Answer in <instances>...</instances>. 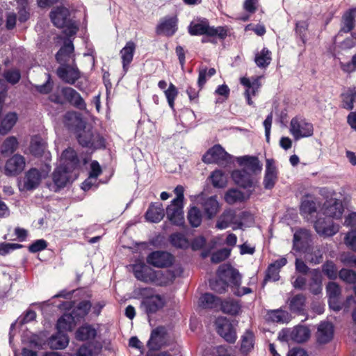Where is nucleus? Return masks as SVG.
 <instances>
[{"mask_svg": "<svg viewBox=\"0 0 356 356\" xmlns=\"http://www.w3.org/2000/svg\"><path fill=\"white\" fill-rule=\"evenodd\" d=\"M65 125L76 131L78 143L83 147L92 150L104 149L106 140L97 130L86 129L85 122L75 112H67L64 116Z\"/></svg>", "mask_w": 356, "mask_h": 356, "instance_id": "f257e3e1", "label": "nucleus"}, {"mask_svg": "<svg viewBox=\"0 0 356 356\" xmlns=\"http://www.w3.org/2000/svg\"><path fill=\"white\" fill-rule=\"evenodd\" d=\"M135 277L145 283L152 282L158 286H166L168 284V276L161 270H154L144 263L136 264L133 266Z\"/></svg>", "mask_w": 356, "mask_h": 356, "instance_id": "f03ea898", "label": "nucleus"}, {"mask_svg": "<svg viewBox=\"0 0 356 356\" xmlns=\"http://www.w3.org/2000/svg\"><path fill=\"white\" fill-rule=\"evenodd\" d=\"M153 292L154 289L150 287L138 289V295L143 298L141 307H144L145 312L148 316L156 314L166 304L163 296L159 294H153Z\"/></svg>", "mask_w": 356, "mask_h": 356, "instance_id": "7ed1b4c3", "label": "nucleus"}, {"mask_svg": "<svg viewBox=\"0 0 356 356\" xmlns=\"http://www.w3.org/2000/svg\"><path fill=\"white\" fill-rule=\"evenodd\" d=\"M188 31L191 35L217 37L220 40H224L227 36V30L225 27L211 26L207 19H203L197 22H191L188 27Z\"/></svg>", "mask_w": 356, "mask_h": 356, "instance_id": "20e7f679", "label": "nucleus"}, {"mask_svg": "<svg viewBox=\"0 0 356 356\" xmlns=\"http://www.w3.org/2000/svg\"><path fill=\"white\" fill-rule=\"evenodd\" d=\"M58 308L63 307L65 309L71 310V314L74 318L79 323L85 321L88 316L90 317L92 309V302L90 300H81L75 302V301H63L58 305Z\"/></svg>", "mask_w": 356, "mask_h": 356, "instance_id": "39448f33", "label": "nucleus"}, {"mask_svg": "<svg viewBox=\"0 0 356 356\" xmlns=\"http://www.w3.org/2000/svg\"><path fill=\"white\" fill-rule=\"evenodd\" d=\"M51 170V166L45 164L44 166L39 170L36 168H31L26 172L23 184L19 186V189L24 191H33L38 188L42 178L46 177Z\"/></svg>", "mask_w": 356, "mask_h": 356, "instance_id": "423d86ee", "label": "nucleus"}, {"mask_svg": "<svg viewBox=\"0 0 356 356\" xmlns=\"http://www.w3.org/2000/svg\"><path fill=\"white\" fill-rule=\"evenodd\" d=\"M235 321L220 316L215 321L214 325L218 334L229 343H234L237 339L236 330L233 322Z\"/></svg>", "mask_w": 356, "mask_h": 356, "instance_id": "0eeeda50", "label": "nucleus"}, {"mask_svg": "<svg viewBox=\"0 0 356 356\" xmlns=\"http://www.w3.org/2000/svg\"><path fill=\"white\" fill-rule=\"evenodd\" d=\"M202 160L207 164L216 163L226 166L231 163L232 157L220 145H215L206 152Z\"/></svg>", "mask_w": 356, "mask_h": 356, "instance_id": "6e6552de", "label": "nucleus"}, {"mask_svg": "<svg viewBox=\"0 0 356 356\" xmlns=\"http://www.w3.org/2000/svg\"><path fill=\"white\" fill-rule=\"evenodd\" d=\"M290 132L296 140L309 137L314 134L313 124L302 117L296 116L290 122Z\"/></svg>", "mask_w": 356, "mask_h": 356, "instance_id": "1a4fd4ad", "label": "nucleus"}, {"mask_svg": "<svg viewBox=\"0 0 356 356\" xmlns=\"http://www.w3.org/2000/svg\"><path fill=\"white\" fill-rule=\"evenodd\" d=\"M69 17V10L64 7H57L50 13V18L53 24L58 28L69 27V34L72 35L76 34L77 28L72 25Z\"/></svg>", "mask_w": 356, "mask_h": 356, "instance_id": "9d476101", "label": "nucleus"}, {"mask_svg": "<svg viewBox=\"0 0 356 356\" xmlns=\"http://www.w3.org/2000/svg\"><path fill=\"white\" fill-rule=\"evenodd\" d=\"M216 274L217 277L227 282L230 287L241 285V274L238 269L233 267L230 264L220 265L217 269Z\"/></svg>", "mask_w": 356, "mask_h": 356, "instance_id": "9b49d317", "label": "nucleus"}, {"mask_svg": "<svg viewBox=\"0 0 356 356\" xmlns=\"http://www.w3.org/2000/svg\"><path fill=\"white\" fill-rule=\"evenodd\" d=\"M333 219L331 216L324 214L323 211H319L312 222H314V229L318 234L332 236L337 231L334 226Z\"/></svg>", "mask_w": 356, "mask_h": 356, "instance_id": "f8f14e48", "label": "nucleus"}, {"mask_svg": "<svg viewBox=\"0 0 356 356\" xmlns=\"http://www.w3.org/2000/svg\"><path fill=\"white\" fill-rule=\"evenodd\" d=\"M56 74L64 83L74 85L81 77V72L79 70L75 59L72 63L60 65L56 69Z\"/></svg>", "mask_w": 356, "mask_h": 356, "instance_id": "ddd939ff", "label": "nucleus"}, {"mask_svg": "<svg viewBox=\"0 0 356 356\" xmlns=\"http://www.w3.org/2000/svg\"><path fill=\"white\" fill-rule=\"evenodd\" d=\"M72 171V169L67 165H60L55 168L52 174L53 187L55 192L66 187L70 183Z\"/></svg>", "mask_w": 356, "mask_h": 356, "instance_id": "4468645a", "label": "nucleus"}, {"mask_svg": "<svg viewBox=\"0 0 356 356\" xmlns=\"http://www.w3.org/2000/svg\"><path fill=\"white\" fill-rule=\"evenodd\" d=\"M147 263L156 268H168L174 263V257L172 254L162 250H156L150 252L147 257Z\"/></svg>", "mask_w": 356, "mask_h": 356, "instance_id": "2eb2a0df", "label": "nucleus"}, {"mask_svg": "<svg viewBox=\"0 0 356 356\" xmlns=\"http://www.w3.org/2000/svg\"><path fill=\"white\" fill-rule=\"evenodd\" d=\"M25 165V158L21 154H15L6 161L3 173L7 177H17L23 172Z\"/></svg>", "mask_w": 356, "mask_h": 356, "instance_id": "dca6fc26", "label": "nucleus"}, {"mask_svg": "<svg viewBox=\"0 0 356 356\" xmlns=\"http://www.w3.org/2000/svg\"><path fill=\"white\" fill-rule=\"evenodd\" d=\"M184 202H171L166 208L167 218L175 225L181 226L184 224Z\"/></svg>", "mask_w": 356, "mask_h": 356, "instance_id": "f3484780", "label": "nucleus"}, {"mask_svg": "<svg viewBox=\"0 0 356 356\" xmlns=\"http://www.w3.org/2000/svg\"><path fill=\"white\" fill-rule=\"evenodd\" d=\"M60 93L65 99V103L67 102L74 107L83 111L86 109V104L81 95L71 87H63Z\"/></svg>", "mask_w": 356, "mask_h": 356, "instance_id": "a211bd4d", "label": "nucleus"}, {"mask_svg": "<svg viewBox=\"0 0 356 356\" xmlns=\"http://www.w3.org/2000/svg\"><path fill=\"white\" fill-rule=\"evenodd\" d=\"M310 232L307 229H299L293 234V249L297 252H305L312 241Z\"/></svg>", "mask_w": 356, "mask_h": 356, "instance_id": "6ab92c4d", "label": "nucleus"}, {"mask_svg": "<svg viewBox=\"0 0 356 356\" xmlns=\"http://www.w3.org/2000/svg\"><path fill=\"white\" fill-rule=\"evenodd\" d=\"M177 22L178 19L176 16L163 17L156 27V34L172 36L178 29Z\"/></svg>", "mask_w": 356, "mask_h": 356, "instance_id": "aec40b11", "label": "nucleus"}, {"mask_svg": "<svg viewBox=\"0 0 356 356\" xmlns=\"http://www.w3.org/2000/svg\"><path fill=\"white\" fill-rule=\"evenodd\" d=\"M231 224L236 225V228L243 229V224L241 222H236V213L233 209H225L222 214L219 216L216 227L218 229H225L227 228ZM234 229L236 227L233 228Z\"/></svg>", "mask_w": 356, "mask_h": 356, "instance_id": "412c9836", "label": "nucleus"}, {"mask_svg": "<svg viewBox=\"0 0 356 356\" xmlns=\"http://www.w3.org/2000/svg\"><path fill=\"white\" fill-rule=\"evenodd\" d=\"M286 264L287 259L284 257H282L270 264L266 270V275L262 283L263 286L266 284L268 281H278L280 278V269Z\"/></svg>", "mask_w": 356, "mask_h": 356, "instance_id": "4be33fe9", "label": "nucleus"}, {"mask_svg": "<svg viewBox=\"0 0 356 356\" xmlns=\"http://www.w3.org/2000/svg\"><path fill=\"white\" fill-rule=\"evenodd\" d=\"M232 177L238 186L247 189L248 192H251L254 188L252 175L245 169L234 170Z\"/></svg>", "mask_w": 356, "mask_h": 356, "instance_id": "5701e85b", "label": "nucleus"}, {"mask_svg": "<svg viewBox=\"0 0 356 356\" xmlns=\"http://www.w3.org/2000/svg\"><path fill=\"white\" fill-rule=\"evenodd\" d=\"M348 202H324L322 211L331 218L341 219Z\"/></svg>", "mask_w": 356, "mask_h": 356, "instance_id": "b1692460", "label": "nucleus"}, {"mask_svg": "<svg viewBox=\"0 0 356 356\" xmlns=\"http://www.w3.org/2000/svg\"><path fill=\"white\" fill-rule=\"evenodd\" d=\"M74 47L71 40L65 41L63 46L56 54V61L60 65L72 63L75 59Z\"/></svg>", "mask_w": 356, "mask_h": 356, "instance_id": "393cba45", "label": "nucleus"}, {"mask_svg": "<svg viewBox=\"0 0 356 356\" xmlns=\"http://www.w3.org/2000/svg\"><path fill=\"white\" fill-rule=\"evenodd\" d=\"M75 339L79 341H89L96 338L97 330L92 325L84 323L75 332Z\"/></svg>", "mask_w": 356, "mask_h": 356, "instance_id": "a878e982", "label": "nucleus"}, {"mask_svg": "<svg viewBox=\"0 0 356 356\" xmlns=\"http://www.w3.org/2000/svg\"><path fill=\"white\" fill-rule=\"evenodd\" d=\"M136 44L133 41H129L120 50V54L122 59V69L126 74L128 72L129 65L133 60L136 51Z\"/></svg>", "mask_w": 356, "mask_h": 356, "instance_id": "bb28decb", "label": "nucleus"}, {"mask_svg": "<svg viewBox=\"0 0 356 356\" xmlns=\"http://www.w3.org/2000/svg\"><path fill=\"white\" fill-rule=\"evenodd\" d=\"M241 307L240 300L228 298L222 299V303L219 311L232 316H236L241 312Z\"/></svg>", "mask_w": 356, "mask_h": 356, "instance_id": "cd10ccee", "label": "nucleus"}, {"mask_svg": "<svg viewBox=\"0 0 356 356\" xmlns=\"http://www.w3.org/2000/svg\"><path fill=\"white\" fill-rule=\"evenodd\" d=\"M69 343V337L67 333L57 331L47 340V344L51 350H63Z\"/></svg>", "mask_w": 356, "mask_h": 356, "instance_id": "c85d7f7f", "label": "nucleus"}, {"mask_svg": "<svg viewBox=\"0 0 356 356\" xmlns=\"http://www.w3.org/2000/svg\"><path fill=\"white\" fill-rule=\"evenodd\" d=\"M165 216V211L161 202H152L145 213V218L151 222H160Z\"/></svg>", "mask_w": 356, "mask_h": 356, "instance_id": "c756f323", "label": "nucleus"}, {"mask_svg": "<svg viewBox=\"0 0 356 356\" xmlns=\"http://www.w3.org/2000/svg\"><path fill=\"white\" fill-rule=\"evenodd\" d=\"M77 323H79L78 321L74 318V316L72 315L71 312L64 313L58 319L56 326L57 331L66 333V332L72 331Z\"/></svg>", "mask_w": 356, "mask_h": 356, "instance_id": "7c9ffc66", "label": "nucleus"}, {"mask_svg": "<svg viewBox=\"0 0 356 356\" xmlns=\"http://www.w3.org/2000/svg\"><path fill=\"white\" fill-rule=\"evenodd\" d=\"M200 301L203 308L218 312L222 303V298L211 293L207 292L201 296Z\"/></svg>", "mask_w": 356, "mask_h": 356, "instance_id": "2f4dec72", "label": "nucleus"}, {"mask_svg": "<svg viewBox=\"0 0 356 356\" xmlns=\"http://www.w3.org/2000/svg\"><path fill=\"white\" fill-rule=\"evenodd\" d=\"M318 341L326 344L332 341L334 336V327L331 323L323 322L318 328Z\"/></svg>", "mask_w": 356, "mask_h": 356, "instance_id": "473e14b6", "label": "nucleus"}, {"mask_svg": "<svg viewBox=\"0 0 356 356\" xmlns=\"http://www.w3.org/2000/svg\"><path fill=\"white\" fill-rule=\"evenodd\" d=\"M311 337V330L306 326L298 325L291 330V341L298 343L307 341Z\"/></svg>", "mask_w": 356, "mask_h": 356, "instance_id": "72a5a7b5", "label": "nucleus"}, {"mask_svg": "<svg viewBox=\"0 0 356 356\" xmlns=\"http://www.w3.org/2000/svg\"><path fill=\"white\" fill-rule=\"evenodd\" d=\"M166 334L165 328L163 326H158L154 330H152L150 338L147 343V346L149 350H158L161 348V346L158 341H156V339L159 338L160 340L164 339Z\"/></svg>", "mask_w": 356, "mask_h": 356, "instance_id": "f704fd0d", "label": "nucleus"}, {"mask_svg": "<svg viewBox=\"0 0 356 356\" xmlns=\"http://www.w3.org/2000/svg\"><path fill=\"white\" fill-rule=\"evenodd\" d=\"M316 202H301L300 213L307 220L312 221L319 211H317Z\"/></svg>", "mask_w": 356, "mask_h": 356, "instance_id": "c9c22d12", "label": "nucleus"}, {"mask_svg": "<svg viewBox=\"0 0 356 356\" xmlns=\"http://www.w3.org/2000/svg\"><path fill=\"white\" fill-rule=\"evenodd\" d=\"M17 120V115L14 112H10L0 119V134H7L16 124Z\"/></svg>", "mask_w": 356, "mask_h": 356, "instance_id": "e433bc0d", "label": "nucleus"}, {"mask_svg": "<svg viewBox=\"0 0 356 356\" xmlns=\"http://www.w3.org/2000/svg\"><path fill=\"white\" fill-rule=\"evenodd\" d=\"M169 241L173 247L177 249L186 250L190 245L189 240L181 232H177L171 234L169 236Z\"/></svg>", "mask_w": 356, "mask_h": 356, "instance_id": "4c0bfd02", "label": "nucleus"}, {"mask_svg": "<svg viewBox=\"0 0 356 356\" xmlns=\"http://www.w3.org/2000/svg\"><path fill=\"white\" fill-rule=\"evenodd\" d=\"M355 9H350L346 12L342 16V26L340 29V32L349 33L350 32L355 26Z\"/></svg>", "mask_w": 356, "mask_h": 356, "instance_id": "58836bf2", "label": "nucleus"}, {"mask_svg": "<svg viewBox=\"0 0 356 356\" xmlns=\"http://www.w3.org/2000/svg\"><path fill=\"white\" fill-rule=\"evenodd\" d=\"M306 303V297L302 294H296L289 302V309L291 312L301 314L303 313Z\"/></svg>", "mask_w": 356, "mask_h": 356, "instance_id": "ea45409f", "label": "nucleus"}, {"mask_svg": "<svg viewBox=\"0 0 356 356\" xmlns=\"http://www.w3.org/2000/svg\"><path fill=\"white\" fill-rule=\"evenodd\" d=\"M46 149V143L40 137L34 136L32 138L30 144V152L36 157L42 156Z\"/></svg>", "mask_w": 356, "mask_h": 356, "instance_id": "a19ab883", "label": "nucleus"}, {"mask_svg": "<svg viewBox=\"0 0 356 356\" xmlns=\"http://www.w3.org/2000/svg\"><path fill=\"white\" fill-rule=\"evenodd\" d=\"M61 156L63 160V163L61 165H67V166H69L72 170L79 165V160L76 152L72 148L64 150Z\"/></svg>", "mask_w": 356, "mask_h": 356, "instance_id": "79ce46f5", "label": "nucleus"}, {"mask_svg": "<svg viewBox=\"0 0 356 356\" xmlns=\"http://www.w3.org/2000/svg\"><path fill=\"white\" fill-rule=\"evenodd\" d=\"M322 273L330 280H335L339 277L337 265L332 260H327L321 266Z\"/></svg>", "mask_w": 356, "mask_h": 356, "instance_id": "37998d69", "label": "nucleus"}, {"mask_svg": "<svg viewBox=\"0 0 356 356\" xmlns=\"http://www.w3.org/2000/svg\"><path fill=\"white\" fill-rule=\"evenodd\" d=\"M271 58V52L266 47H264L260 53L255 55L254 62L257 67L260 68H266L269 65Z\"/></svg>", "mask_w": 356, "mask_h": 356, "instance_id": "c03bdc74", "label": "nucleus"}, {"mask_svg": "<svg viewBox=\"0 0 356 356\" xmlns=\"http://www.w3.org/2000/svg\"><path fill=\"white\" fill-rule=\"evenodd\" d=\"M254 335L252 330H247L241 337V351L248 353L254 348Z\"/></svg>", "mask_w": 356, "mask_h": 356, "instance_id": "a18cd8bd", "label": "nucleus"}, {"mask_svg": "<svg viewBox=\"0 0 356 356\" xmlns=\"http://www.w3.org/2000/svg\"><path fill=\"white\" fill-rule=\"evenodd\" d=\"M18 142L15 136L7 138L1 145V153L3 156L13 154L17 149Z\"/></svg>", "mask_w": 356, "mask_h": 356, "instance_id": "49530a36", "label": "nucleus"}, {"mask_svg": "<svg viewBox=\"0 0 356 356\" xmlns=\"http://www.w3.org/2000/svg\"><path fill=\"white\" fill-rule=\"evenodd\" d=\"M341 107L348 111H351L354 108V102L356 98V92L354 90L348 89L341 95Z\"/></svg>", "mask_w": 356, "mask_h": 356, "instance_id": "de8ad7c7", "label": "nucleus"}, {"mask_svg": "<svg viewBox=\"0 0 356 356\" xmlns=\"http://www.w3.org/2000/svg\"><path fill=\"white\" fill-rule=\"evenodd\" d=\"M269 318L275 323H288L291 319L290 314L282 309L270 310L268 313Z\"/></svg>", "mask_w": 356, "mask_h": 356, "instance_id": "09e8293b", "label": "nucleus"}, {"mask_svg": "<svg viewBox=\"0 0 356 356\" xmlns=\"http://www.w3.org/2000/svg\"><path fill=\"white\" fill-rule=\"evenodd\" d=\"M230 285L227 282L224 281L222 279L216 277L215 279L209 280L210 289L220 294L225 293Z\"/></svg>", "mask_w": 356, "mask_h": 356, "instance_id": "8fccbe9b", "label": "nucleus"}, {"mask_svg": "<svg viewBox=\"0 0 356 356\" xmlns=\"http://www.w3.org/2000/svg\"><path fill=\"white\" fill-rule=\"evenodd\" d=\"M202 203L204 213L208 219H212L218 212L221 205L219 202H200Z\"/></svg>", "mask_w": 356, "mask_h": 356, "instance_id": "3c124183", "label": "nucleus"}, {"mask_svg": "<svg viewBox=\"0 0 356 356\" xmlns=\"http://www.w3.org/2000/svg\"><path fill=\"white\" fill-rule=\"evenodd\" d=\"M238 161L240 165H247L252 172L261 170V165L259 164V161L256 156H244L238 158Z\"/></svg>", "mask_w": 356, "mask_h": 356, "instance_id": "603ef678", "label": "nucleus"}, {"mask_svg": "<svg viewBox=\"0 0 356 356\" xmlns=\"http://www.w3.org/2000/svg\"><path fill=\"white\" fill-rule=\"evenodd\" d=\"M188 220L192 227H198L202 223V213L196 207H192L188 213Z\"/></svg>", "mask_w": 356, "mask_h": 356, "instance_id": "864d4df0", "label": "nucleus"}, {"mask_svg": "<svg viewBox=\"0 0 356 356\" xmlns=\"http://www.w3.org/2000/svg\"><path fill=\"white\" fill-rule=\"evenodd\" d=\"M18 9V19L20 22H26L30 17L28 0H16Z\"/></svg>", "mask_w": 356, "mask_h": 356, "instance_id": "5fc2aeb1", "label": "nucleus"}, {"mask_svg": "<svg viewBox=\"0 0 356 356\" xmlns=\"http://www.w3.org/2000/svg\"><path fill=\"white\" fill-rule=\"evenodd\" d=\"M339 277L344 282L352 284L356 283V271L352 269L342 268L339 271Z\"/></svg>", "mask_w": 356, "mask_h": 356, "instance_id": "6e6d98bb", "label": "nucleus"}, {"mask_svg": "<svg viewBox=\"0 0 356 356\" xmlns=\"http://www.w3.org/2000/svg\"><path fill=\"white\" fill-rule=\"evenodd\" d=\"M231 254V249L227 248H221L214 252L211 257V261L213 264H219L227 259Z\"/></svg>", "mask_w": 356, "mask_h": 356, "instance_id": "4d7b16f0", "label": "nucleus"}, {"mask_svg": "<svg viewBox=\"0 0 356 356\" xmlns=\"http://www.w3.org/2000/svg\"><path fill=\"white\" fill-rule=\"evenodd\" d=\"M209 177L213 186L216 188H223L226 184V177L221 170L213 171Z\"/></svg>", "mask_w": 356, "mask_h": 356, "instance_id": "13d9d810", "label": "nucleus"}, {"mask_svg": "<svg viewBox=\"0 0 356 356\" xmlns=\"http://www.w3.org/2000/svg\"><path fill=\"white\" fill-rule=\"evenodd\" d=\"M46 76L47 80L43 84L34 86L36 91L42 95L50 94L54 87V81L51 79V74L47 73Z\"/></svg>", "mask_w": 356, "mask_h": 356, "instance_id": "bf43d9fd", "label": "nucleus"}, {"mask_svg": "<svg viewBox=\"0 0 356 356\" xmlns=\"http://www.w3.org/2000/svg\"><path fill=\"white\" fill-rule=\"evenodd\" d=\"M3 76L7 82L15 85L21 79V74L19 70L10 69L5 70Z\"/></svg>", "mask_w": 356, "mask_h": 356, "instance_id": "052dcab7", "label": "nucleus"}, {"mask_svg": "<svg viewBox=\"0 0 356 356\" xmlns=\"http://www.w3.org/2000/svg\"><path fill=\"white\" fill-rule=\"evenodd\" d=\"M164 93L170 107L172 109H174L175 100L178 95V90L176 86L173 83H170L168 88L164 91Z\"/></svg>", "mask_w": 356, "mask_h": 356, "instance_id": "680f3d73", "label": "nucleus"}, {"mask_svg": "<svg viewBox=\"0 0 356 356\" xmlns=\"http://www.w3.org/2000/svg\"><path fill=\"white\" fill-rule=\"evenodd\" d=\"M48 246V242L42 238L34 241L28 246V250L31 253H37L47 249Z\"/></svg>", "mask_w": 356, "mask_h": 356, "instance_id": "e2e57ef3", "label": "nucleus"}, {"mask_svg": "<svg viewBox=\"0 0 356 356\" xmlns=\"http://www.w3.org/2000/svg\"><path fill=\"white\" fill-rule=\"evenodd\" d=\"M24 245L19 243H10L1 242L0 243V255L6 256L10 254L15 250L21 249L24 248Z\"/></svg>", "mask_w": 356, "mask_h": 356, "instance_id": "0e129e2a", "label": "nucleus"}, {"mask_svg": "<svg viewBox=\"0 0 356 356\" xmlns=\"http://www.w3.org/2000/svg\"><path fill=\"white\" fill-rule=\"evenodd\" d=\"M344 243L353 252H356V229H350L346 234Z\"/></svg>", "mask_w": 356, "mask_h": 356, "instance_id": "69168bd1", "label": "nucleus"}, {"mask_svg": "<svg viewBox=\"0 0 356 356\" xmlns=\"http://www.w3.org/2000/svg\"><path fill=\"white\" fill-rule=\"evenodd\" d=\"M326 292L328 298H339L341 289L339 284L330 282L326 286Z\"/></svg>", "mask_w": 356, "mask_h": 356, "instance_id": "338daca9", "label": "nucleus"}, {"mask_svg": "<svg viewBox=\"0 0 356 356\" xmlns=\"http://www.w3.org/2000/svg\"><path fill=\"white\" fill-rule=\"evenodd\" d=\"M308 24L305 21L298 22L296 24V33L299 36L303 44L306 42V33Z\"/></svg>", "mask_w": 356, "mask_h": 356, "instance_id": "774afa93", "label": "nucleus"}]
</instances>
